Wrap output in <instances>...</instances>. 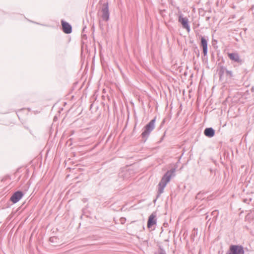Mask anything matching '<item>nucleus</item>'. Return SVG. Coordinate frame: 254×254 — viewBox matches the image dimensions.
<instances>
[{
	"mask_svg": "<svg viewBox=\"0 0 254 254\" xmlns=\"http://www.w3.org/2000/svg\"><path fill=\"white\" fill-rule=\"evenodd\" d=\"M175 169H173L170 171H168L163 176L161 181L158 184V193L159 194L162 193L163 192V190L165 188L166 185L168 182H170L171 177L174 176Z\"/></svg>",
	"mask_w": 254,
	"mask_h": 254,
	"instance_id": "1",
	"label": "nucleus"
},
{
	"mask_svg": "<svg viewBox=\"0 0 254 254\" xmlns=\"http://www.w3.org/2000/svg\"><path fill=\"white\" fill-rule=\"evenodd\" d=\"M155 119H153L147 124L144 127V131L141 133L142 137L146 141L150 132L154 129L155 127Z\"/></svg>",
	"mask_w": 254,
	"mask_h": 254,
	"instance_id": "2",
	"label": "nucleus"
},
{
	"mask_svg": "<svg viewBox=\"0 0 254 254\" xmlns=\"http://www.w3.org/2000/svg\"><path fill=\"white\" fill-rule=\"evenodd\" d=\"M218 72L220 80H223L224 77L231 78L233 76L232 71L227 70V69L223 66H220L219 67Z\"/></svg>",
	"mask_w": 254,
	"mask_h": 254,
	"instance_id": "3",
	"label": "nucleus"
},
{
	"mask_svg": "<svg viewBox=\"0 0 254 254\" xmlns=\"http://www.w3.org/2000/svg\"><path fill=\"white\" fill-rule=\"evenodd\" d=\"M226 254H245V251L242 246L232 245Z\"/></svg>",
	"mask_w": 254,
	"mask_h": 254,
	"instance_id": "4",
	"label": "nucleus"
},
{
	"mask_svg": "<svg viewBox=\"0 0 254 254\" xmlns=\"http://www.w3.org/2000/svg\"><path fill=\"white\" fill-rule=\"evenodd\" d=\"M100 15L102 20L106 22L109 20L110 13L108 3H104L103 5L101 10L100 12Z\"/></svg>",
	"mask_w": 254,
	"mask_h": 254,
	"instance_id": "5",
	"label": "nucleus"
},
{
	"mask_svg": "<svg viewBox=\"0 0 254 254\" xmlns=\"http://www.w3.org/2000/svg\"><path fill=\"white\" fill-rule=\"evenodd\" d=\"M178 21L181 23L183 28L186 29L188 32L190 31V28L189 24V20L187 17H183L182 14H181L179 16Z\"/></svg>",
	"mask_w": 254,
	"mask_h": 254,
	"instance_id": "6",
	"label": "nucleus"
},
{
	"mask_svg": "<svg viewBox=\"0 0 254 254\" xmlns=\"http://www.w3.org/2000/svg\"><path fill=\"white\" fill-rule=\"evenodd\" d=\"M228 56L231 61L240 64L243 63V60L240 58L239 55L237 53H228Z\"/></svg>",
	"mask_w": 254,
	"mask_h": 254,
	"instance_id": "7",
	"label": "nucleus"
},
{
	"mask_svg": "<svg viewBox=\"0 0 254 254\" xmlns=\"http://www.w3.org/2000/svg\"><path fill=\"white\" fill-rule=\"evenodd\" d=\"M23 196V194L22 191H17L12 194L10 199L13 203H15L19 201Z\"/></svg>",
	"mask_w": 254,
	"mask_h": 254,
	"instance_id": "8",
	"label": "nucleus"
},
{
	"mask_svg": "<svg viewBox=\"0 0 254 254\" xmlns=\"http://www.w3.org/2000/svg\"><path fill=\"white\" fill-rule=\"evenodd\" d=\"M62 24L63 27V30L65 33L69 34L71 32L72 28L71 25L69 24L62 20Z\"/></svg>",
	"mask_w": 254,
	"mask_h": 254,
	"instance_id": "9",
	"label": "nucleus"
},
{
	"mask_svg": "<svg viewBox=\"0 0 254 254\" xmlns=\"http://www.w3.org/2000/svg\"><path fill=\"white\" fill-rule=\"evenodd\" d=\"M156 215L155 213H152L149 217L147 222L148 228H151L153 225L156 224V220L155 219Z\"/></svg>",
	"mask_w": 254,
	"mask_h": 254,
	"instance_id": "10",
	"label": "nucleus"
},
{
	"mask_svg": "<svg viewBox=\"0 0 254 254\" xmlns=\"http://www.w3.org/2000/svg\"><path fill=\"white\" fill-rule=\"evenodd\" d=\"M201 46L203 48V53L204 56H207V41L203 37H201Z\"/></svg>",
	"mask_w": 254,
	"mask_h": 254,
	"instance_id": "11",
	"label": "nucleus"
},
{
	"mask_svg": "<svg viewBox=\"0 0 254 254\" xmlns=\"http://www.w3.org/2000/svg\"><path fill=\"white\" fill-rule=\"evenodd\" d=\"M204 134L207 137H211L214 135L215 130L211 127L206 128L204 131Z\"/></svg>",
	"mask_w": 254,
	"mask_h": 254,
	"instance_id": "12",
	"label": "nucleus"
},
{
	"mask_svg": "<svg viewBox=\"0 0 254 254\" xmlns=\"http://www.w3.org/2000/svg\"><path fill=\"white\" fill-rule=\"evenodd\" d=\"M204 193H202L201 192H199V193H198L196 195V199H203L204 197H203V196H204Z\"/></svg>",
	"mask_w": 254,
	"mask_h": 254,
	"instance_id": "13",
	"label": "nucleus"
}]
</instances>
